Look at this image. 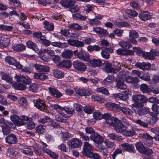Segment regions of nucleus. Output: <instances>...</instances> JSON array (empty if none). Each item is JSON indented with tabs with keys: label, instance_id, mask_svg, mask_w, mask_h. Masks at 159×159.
I'll list each match as a JSON object with an SVG mask.
<instances>
[{
	"label": "nucleus",
	"instance_id": "nucleus-1",
	"mask_svg": "<svg viewBox=\"0 0 159 159\" xmlns=\"http://www.w3.org/2000/svg\"><path fill=\"white\" fill-rule=\"evenodd\" d=\"M102 69L104 72L107 73L116 74L121 70V67H113L111 63L106 61L103 64Z\"/></svg>",
	"mask_w": 159,
	"mask_h": 159
},
{
	"label": "nucleus",
	"instance_id": "nucleus-2",
	"mask_svg": "<svg viewBox=\"0 0 159 159\" xmlns=\"http://www.w3.org/2000/svg\"><path fill=\"white\" fill-rule=\"evenodd\" d=\"M134 107H132L133 108H136L135 109V112L138 114L139 116H141L148 113L149 111V108H148L143 107L144 104L142 103H139L134 105Z\"/></svg>",
	"mask_w": 159,
	"mask_h": 159
},
{
	"label": "nucleus",
	"instance_id": "nucleus-3",
	"mask_svg": "<svg viewBox=\"0 0 159 159\" xmlns=\"http://www.w3.org/2000/svg\"><path fill=\"white\" fill-rule=\"evenodd\" d=\"M132 100L134 102L132 104V107H134V105L137 103H141L142 104L146 103L148 101V98L141 94H135L132 96Z\"/></svg>",
	"mask_w": 159,
	"mask_h": 159
},
{
	"label": "nucleus",
	"instance_id": "nucleus-4",
	"mask_svg": "<svg viewBox=\"0 0 159 159\" xmlns=\"http://www.w3.org/2000/svg\"><path fill=\"white\" fill-rule=\"evenodd\" d=\"M109 105L113 108H116L118 111H121L124 114L128 115H131L132 114L133 111L128 108L122 107L118 104L111 102L109 103Z\"/></svg>",
	"mask_w": 159,
	"mask_h": 159
},
{
	"label": "nucleus",
	"instance_id": "nucleus-5",
	"mask_svg": "<svg viewBox=\"0 0 159 159\" xmlns=\"http://www.w3.org/2000/svg\"><path fill=\"white\" fill-rule=\"evenodd\" d=\"M114 130L118 133L123 134L125 129H127L126 125H124L118 119L116 120V122L114 125Z\"/></svg>",
	"mask_w": 159,
	"mask_h": 159
},
{
	"label": "nucleus",
	"instance_id": "nucleus-6",
	"mask_svg": "<svg viewBox=\"0 0 159 159\" xmlns=\"http://www.w3.org/2000/svg\"><path fill=\"white\" fill-rule=\"evenodd\" d=\"M16 127L14 124L10 122H6L3 124L2 125V131L3 134L7 135L10 133V128L14 129Z\"/></svg>",
	"mask_w": 159,
	"mask_h": 159
},
{
	"label": "nucleus",
	"instance_id": "nucleus-7",
	"mask_svg": "<svg viewBox=\"0 0 159 159\" xmlns=\"http://www.w3.org/2000/svg\"><path fill=\"white\" fill-rule=\"evenodd\" d=\"M67 144L69 147L71 148H79L82 146V142L79 139L74 138L68 141Z\"/></svg>",
	"mask_w": 159,
	"mask_h": 159
},
{
	"label": "nucleus",
	"instance_id": "nucleus-8",
	"mask_svg": "<svg viewBox=\"0 0 159 159\" xmlns=\"http://www.w3.org/2000/svg\"><path fill=\"white\" fill-rule=\"evenodd\" d=\"M159 52L155 50H152L149 52H144L143 53V57L145 59L154 60L155 56H158Z\"/></svg>",
	"mask_w": 159,
	"mask_h": 159
},
{
	"label": "nucleus",
	"instance_id": "nucleus-9",
	"mask_svg": "<svg viewBox=\"0 0 159 159\" xmlns=\"http://www.w3.org/2000/svg\"><path fill=\"white\" fill-rule=\"evenodd\" d=\"M34 104V106L37 108L41 111H45L46 112L47 106L44 100H41L39 98L35 101Z\"/></svg>",
	"mask_w": 159,
	"mask_h": 159
},
{
	"label": "nucleus",
	"instance_id": "nucleus-10",
	"mask_svg": "<svg viewBox=\"0 0 159 159\" xmlns=\"http://www.w3.org/2000/svg\"><path fill=\"white\" fill-rule=\"evenodd\" d=\"M5 142L9 145L16 144L18 141L17 137L11 134L7 136L5 139Z\"/></svg>",
	"mask_w": 159,
	"mask_h": 159
},
{
	"label": "nucleus",
	"instance_id": "nucleus-11",
	"mask_svg": "<svg viewBox=\"0 0 159 159\" xmlns=\"http://www.w3.org/2000/svg\"><path fill=\"white\" fill-rule=\"evenodd\" d=\"M83 146L82 153L84 156H88V155L91 152V151L93 149V146L87 142H84Z\"/></svg>",
	"mask_w": 159,
	"mask_h": 159
},
{
	"label": "nucleus",
	"instance_id": "nucleus-12",
	"mask_svg": "<svg viewBox=\"0 0 159 159\" xmlns=\"http://www.w3.org/2000/svg\"><path fill=\"white\" fill-rule=\"evenodd\" d=\"M5 61L9 64L15 66L18 69H21L23 66L19 62L16 61L13 57L10 56L7 57L5 58Z\"/></svg>",
	"mask_w": 159,
	"mask_h": 159
},
{
	"label": "nucleus",
	"instance_id": "nucleus-13",
	"mask_svg": "<svg viewBox=\"0 0 159 159\" xmlns=\"http://www.w3.org/2000/svg\"><path fill=\"white\" fill-rule=\"evenodd\" d=\"M73 66L75 69L80 71H84L86 69L85 64L83 62L77 61L74 62Z\"/></svg>",
	"mask_w": 159,
	"mask_h": 159
},
{
	"label": "nucleus",
	"instance_id": "nucleus-14",
	"mask_svg": "<svg viewBox=\"0 0 159 159\" xmlns=\"http://www.w3.org/2000/svg\"><path fill=\"white\" fill-rule=\"evenodd\" d=\"M90 138L92 140L97 144L100 143L103 141V138L102 137L96 132L91 135Z\"/></svg>",
	"mask_w": 159,
	"mask_h": 159
},
{
	"label": "nucleus",
	"instance_id": "nucleus-15",
	"mask_svg": "<svg viewBox=\"0 0 159 159\" xmlns=\"http://www.w3.org/2000/svg\"><path fill=\"white\" fill-rule=\"evenodd\" d=\"M11 120L16 125L20 126L24 125V122L22 119L16 115H13L10 117Z\"/></svg>",
	"mask_w": 159,
	"mask_h": 159
},
{
	"label": "nucleus",
	"instance_id": "nucleus-16",
	"mask_svg": "<svg viewBox=\"0 0 159 159\" xmlns=\"http://www.w3.org/2000/svg\"><path fill=\"white\" fill-rule=\"evenodd\" d=\"M135 66L140 69L145 70L150 69L151 68V65L150 63L144 62L141 63L138 62L136 63Z\"/></svg>",
	"mask_w": 159,
	"mask_h": 159
},
{
	"label": "nucleus",
	"instance_id": "nucleus-17",
	"mask_svg": "<svg viewBox=\"0 0 159 159\" xmlns=\"http://www.w3.org/2000/svg\"><path fill=\"white\" fill-rule=\"evenodd\" d=\"M15 78L16 79L17 81L22 82V83L26 85L31 82L30 79L28 77H25L24 76H18L16 75Z\"/></svg>",
	"mask_w": 159,
	"mask_h": 159
},
{
	"label": "nucleus",
	"instance_id": "nucleus-18",
	"mask_svg": "<svg viewBox=\"0 0 159 159\" xmlns=\"http://www.w3.org/2000/svg\"><path fill=\"white\" fill-rule=\"evenodd\" d=\"M76 55L77 58L84 61H88L89 59V54L83 51H80L77 52Z\"/></svg>",
	"mask_w": 159,
	"mask_h": 159
},
{
	"label": "nucleus",
	"instance_id": "nucleus-19",
	"mask_svg": "<svg viewBox=\"0 0 159 159\" xmlns=\"http://www.w3.org/2000/svg\"><path fill=\"white\" fill-rule=\"evenodd\" d=\"M48 89L51 95L54 97L58 98L61 97L62 95V93L55 88L50 87L48 88Z\"/></svg>",
	"mask_w": 159,
	"mask_h": 159
},
{
	"label": "nucleus",
	"instance_id": "nucleus-20",
	"mask_svg": "<svg viewBox=\"0 0 159 159\" xmlns=\"http://www.w3.org/2000/svg\"><path fill=\"white\" fill-rule=\"evenodd\" d=\"M116 53L118 55L121 56H126L132 55L134 54V51L131 50H126L120 48L116 50Z\"/></svg>",
	"mask_w": 159,
	"mask_h": 159
},
{
	"label": "nucleus",
	"instance_id": "nucleus-21",
	"mask_svg": "<svg viewBox=\"0 0 159 159\" xmlns=\"http://www.w3.org/2000/svg\"><path fill=\"white\" fill-rule=\"evenodd\" d=\"M123 149L129 152H134L135 151L134 146L131 144L124 143L121 144Z\"/></svg>",
	"mask_w": 159,
	"mask_h": 159
},
{
	"label": "nucleus",
	"instance_id": "nucleus-22",
	"mask_svg": "<svg viewBox=\"0 0 159 159\" xmlns=\"http://www.w3.org/2000/svg\"><path fill=\"white\" fill-rule=\"evenodd\" d=\"M0 74L2 79L4 80L7 82L9 83L12 84V79L10 76L3 72H1Z\"/></svg>",
	"mask_w": 159,
	"mask_h": 159
},
{
	"label": "nucleus",
	"instance_id": "nucleus-23",
	"mask_svg": "<svg viewBox=\"0 0 159 159\" xmlns=\"http://www.w3.org/2000/svg\"><path fill=\"white\" fill-rule=\"evenodd\" d=\"M88 64L93 67H99L102 65V62L101 60L98 59H90L89 61Z\"/></svg>",
	"mask_w": 159,
	"mask_h": 159
},
{
	"label": "nucleus",
	"instance_id": "nucleus-24",
	"mask_svg": "<svg viewBox=\"0 0 159 159\" xmlns=\"http://www.w3.org/2000/svg\"><path fill=\"white\" fill-rule=\"evenodd\" d=\"M139 16L142 20L144 21H146L151 18L150 13L146 11H143L140 13Z\"/></svg>",
	"mask_w": 159,
	"mask_h": 159
},
{
	"label": "nucleus",
	"instance_id": "nucleus-25",
	"mask_svg": "<svg viewBox=\"0 0 159 159\" xmlns=\"http://www.w3.org/2000/svg\"><path fill=\"white\" fill-rule=\"evenodd\" d=\"M35 69L41 72H48L49 68L48 66L36 64L34 66Z\"/></svg>",
	"mask_w": 159,
	"mask_h": 159
},
{
	"label": "nucleus",
	"instance_id": "nucleus-26",
	"mask_svg": "<svg viewBox=\"0 0 159 159\" xmlns=\"http://www.w3.org/2000/svg\"><path fill=\"white\" fill-rule=\"evenodd\" d=\"M125 81L127 83L136 84L139 82V80L138 78L128 76L125 78Z\"/></svg>",
	"mask_w": 159,
	"mask_h": 159
},
{
	"label": "nucleus",
	"instance_id": "nucleus-27",
	"mask_svg": "<svg viewBox=\"0 0 159 159\" xmlns=\"http://www.w3.org/2000/svg\"><path fill=\"white\" fill-rule=\"evenodd\" d=\"M27 47L33 50L36 51L38 50V48L36 43L31 40L27 41L26 43Z\"/></svg>",
	"mask_w": 159,
	"mask_h": 159
},
{
	"label": "nucleus",
	"instance_id": "nucleus-28",
	"mask_svg": "<svg viewBox=\"0 0 159 159\" xmlns=\"http://www.w3.org/2000/svg\"><path fill=\"white\" fill-rule=\"evenodd\" d=\"M72 63L69 61L63 60L61 61L58 66L61 67L68 68L71 67Z\"/></svg>",
	"mask_w": 159,
	"mask_h": 159
},
{
	"label": "nucleus",
	"instance_id": "nucleus-29",
	"mask_svg": "<svg viewBox=\"0 0 159 159\" xmlns=\"http://www.w3.org/2000/svg\"><path fill=\"white\" fill-rule=\"evenodd\" d=\"M72 52L69 49H65L61 53L62 57L66 58H70L72 55Z\"/></svg>",
	"mask_w": 159,
	"mask_h": 159
},
{
	"label": "nucleus",
	"instance_id": "nucleus-30",
	"mask_svg": "<svg viewBox=\"0 0 159 159\" xmlns=\"http://www.w3.org/2000/svg\"><path fill=\"white\" fill-rule=\"evenodd\" d=\"M34 133H38L39 134H43L45 131V127L42 125L37 126L35 128Z\"/></svg>",
	"mask_w": 159,
	"mask_h": 159
},
{
	"label": "nucleus",
	"instance_id": "nucleus-31",
	"mask_svg": "<svg viewBox=\"0 0 159 159\" xmlns=\"http://www.w3.org/2000/svg\"><path fill=\"white\" fill-rule=\"evenodd\" d=\"M72 17L73 19L75 20H80L82 21L85 20L87 19V17L86 16H82V15L79 13L73 14Z\"/></svg>",
	"mask_w": 159,
	"mask_h": 159
},
{
	"label": "nucleus",
	"instance_id": "nucleus-32",
	"mask_svg": "<svg viewBox=\"0 0 159 159\" xmlns=\"http://www.w3.org/2000/svg\"><path fill=\"white\" fill-rule=\"evenodd\" d=\"M12 48L14 51L20 52L25 50V46L22 44H19L13 46Z\"/></svg>",
	"mask_w": 159,
	"mask_h": 159
},
{
	"label": "nucleus",
	"instance_id": "nucleus-33",
	"mask_svg": "<svg viewBox=\"0 0 159 159\" xmlns=\"http://www.w3.org/2000/svg\"><path fill=\"white\" fill-rule=\"evenodd\" d=\"M10 43V39L8 38H4L0 39V46L4 48L7 47Z\"/></svg>",
	"mask_w": 159,
	"mask_h": 159
},
{
	"label": "nucleus",
	"instance_id": "nucleus-34",
	"mask_svg": "<svg viewBox=\"0 0 159 159\" xmlns=\"http://www.w3.org/2000/svg\"><path fill=\"white\" fill-rule=\"evenodd\" d=\"M114 79V77L113 75H110L107 77L103 81V83L106 85L111 83Z\"/></svg>",
	"mask_w": 159,
	"mask_h": 159
},
{
	"label": "nucleus",
	"instance_id": "nucleus-35",
	"mask_svg": "<svg viewBox=\"0 0 159 159\" xmlns=\"http://www.w3.org/2000/svg\"><path fill=\"white\" fill-rule=\"evenodd\" d=\"M44 28L49 31H52L54 29V25L51 23L45 21L43 22Z\"/></svg>",
	"mask_w": 159,
	"mask_h": 159
},
{
	"label": "nucleus",
	"instance_id": "nucleus-36",
	"mask_svg": "<svg viewBox=\"0 0 159 159\" xmlns=\"http://www.w3.org/2000/svg\"><path fill=\"white\" fill-rule=\"evenodd\" d=\"M53 75L57 78L61 79L64 76V73L61 70H54L53 72Z\"/></svg>",
	"mask_w": 159,
	"mask_h": 159
},
{
	"label": "nucleus",
	"instance_id": "nucleus-37",
	"mask_svg": "<svg viewBox=\"0 0 159 159\" xmlns=\"http://www.w3.org/2000/svg\"><path fill=\"white\" fill-rule=\"evenodd\" d=\"M61 34L65 36L70 38H72L74 36V34L73 33H70L69 30H62L61 31Z\"/></svg>",
	"mask_w": 159,
	"mask_h": 159
},
{
	"label": "nucleus",
	"instance_id": "nucleus-38",
	"mask_svg": "<svg viewBox=\"0 0 159 159\" xmlns=\"http://www.w3.org/2000/svg\"><path fill=\"white\" fill-rule=\"evenodd\" d=\"M137 149L140 153H142L144 152L145 147L141 142H138L135 144Z\"/></svg>",
	"mask_w": 159,
	"mask_h": 159
},
{
	"label": "nucleus",
	"instance_id": "nucleus-39",
	"mask_svg": "<svg viewBox=\"0 0 159 159\" xmlns=\"http://www.w3.org/2000/svg\"><path fill=\"white\" fill-rule=\"evenodd\" d=\"M116 87L122 89H126L127 88L126 85L124 83L123 81H122L119 79L117 80Z\"/></svg>",
	"mask_w": 159,
	"mask_h": 159
},
{
	"label": "nucleus",
	"instance_id": "nucleus-40",
	"mask_svg": "<svg viewBox=\"0 0 159 159\" xmlns=\"http://www.w3.org/2000/svg\"><path fill=\"white\" fill-rule=\"evenodd\" d=\"M129 35L130 39L137 38L139 37L138 32L133 29L129 30Z\"/></svg>",
	"mask_w": 159,
	"mask_h": 159
},
{
	"label": "nucleus",
	"instance_id": "nucleus-41",
	"mask_svg": "<svg viewBox=\"0 0 159 159\" xmlns=\"http://www.w3.org/2000/svg\"><path fill=\"white\" fill-rule=\"evenodd\" d=\"M69 29L73 30H82L83 29V27L78 25V24L74 23L68 26Z\"/></svg>",
	"mask_w": 159,
	"mask_h": 159
},
{
	"label": "nucleus",
	"instance_id": "nucleus-42",
	"mask_svg": "<svg viewBox=\"0 0 159 159\" xmlns=\"http://www.w3.org/2000/svg\"><path fill=\"white\" fill-rule=\"evenodd\" d=\"M97 91L98 93H101L106 95H108L109 93L108 90L103 87L98 88L97 89Z\"/></svg>",
	"mask_w": 159,
	"mask_h": 159
},
{
	"label": "nucleus",
	"instance_id": "nucleus-43",
	"mask_svg": "<svg viewBox=\"0 0 159 159\" xmlns=\"http://www.w3.org/2000/svg\"><path fill=\"white\" fill-rule=\"evenodd\" d=\"M60 3L63 7L66 8L70 7L71 4L70 0H61Z\"/></svg>",
	"mask_w": 159,
	"mask_h": 159
},
{
	"label": "nucleus",
	"instance_id": "nucleus-44",
	"mask_svg": "<svg viewBox=\"0 0 159 159\" xmlns=\"http://www.w3.org/2000/svg\"><path fill=\"white\" fill-rule=\"evenodd\" d=\"M135 132L134 130L133 129H125L124 132L123 134L125 136H131L134 135Z\"/></svg>",
	"mask_w": 159,
	"mask_h": 159
},
{
	"label": "nucleus",
	"instance_id": "nucleus-45",
	"mask_svg": "<svg viewBox=\"0 0 159 159\" xmlns=\"http://www.w3.org/2000/svg\"><path fill=\"white\" fill-rule=\"evenodd\" d=\"M18 102L20 105L26 108L28 105L26 99L23 97H20L18 100Z\"/></svg>",
	"mask_w": 159,
	"mask_h": 159
},
{
	"label": "nucleus",
	"instance_id": "nucleus-46",
	"mask_svg": "<svg viewBox=\"0 0 159 159\" xmlns=\"http://www.w3.org/2000/svg\"><path fill=\"white\" fill-rule=\"evenodd\" d=\"M120 45L123 48H128L131 46L129 41H123L120 43Z\"/></svg>",
	"mask_w": 159,
	"mask_h": 159
},
{
	"label": "nucleus",
	"instance_id": "nucleus-47",
	"mask_svg": "<svg viewBox=\"0 0 159 159\" xmlns=\"http://www.w3.org/2000/svg\"><path fill=\"white\" fill-rule=\"evenodd\" d=\"M86 157H90L92 159H100V157L98 154L92 152L88 154V156Z\"/></svg>",
	"mask_w": 159,
	"mask_h": 159
},
{
	"label": "nucleus",
	"instance_id": "nucleus-48",
	"mask_svg": "<svg viewBox=\"0 0 159 159\" xmlns=\"http://www.w3.org/2000/svg\"><path fill=\"white\" fill-rule=\"evenodd\" d=\"M118 120V119L111 117V118L108 119L106 120V122L107 124L109 125L112 126L114 127V125L116 122V120Z\"/></svg>",
	"mask_w": 159,
	"mask_h": 159
},
{
	"label": "nucleus",
	"instance_id": "nucleus-49",
	"mask_svg": "<svg viewBox=\"0 0 159 159\" xmlns=\"http://www.w3.org/2000/svg\"><path fill=\"white\" fill-rule=\"evenodd\" d=\"M135 122L140 126L144 128H147L148 126V123L142 121L140 119H138L135 120Z\"/></svg>",
	"mask_w": 159,
	"mask_h": 159
},
{
	"label": "nucleus",
	"instance_id": "nucleus-50",
	"mask_svg": "<svg viewBox=\"0 0 159 159\" xmlns=\"http://www.w3.org/2000/svg\"><path fill=\"white\" fill-rule=\"evenodd\" d=\"M15 88L20 90H24L26 89V86L25 85H24L20 82L17 83L15 84Z\"/></svg>",
	"mask_w": 159,
	"mask_h": 159
},
{
	"label": "nucleus",
	"instance_id": "nucleus-51",
	"mask_svg": "<svg viewBox=\"0 0 159 159\" xmlns=\"http://www.w3.org/2000/svg\"><path fill=\"white\" fill-rule=\"evenodd\" d=\"M140 89L143 93H147L149 91L148 85L144 84H142L141 85Z\"/></svg>",
	"mask_w": 159,
	"mask_h": 159
},
{
	"label": "nucleus",
	"instance_id": "nucleus-52",
	"mask_svg": "<svg viewBox=\"0 0 159 159\" xmlns=\"http://www.w3.org/2000/svg\"><path fill=\"white\" fill-rule=\"evenodd\" d=\"M127 75V72L125 70H122L120 72L117 74L118 77L122 80H125V78L127 77L126 75Z\"/></svg>",
	"mask_w": 159,
	"mask_h": 159
},
{
	"label": "nucleus",
	"instance_id": "nucleus-53",
	"mask_svg": "<svg viewBox=\"0 0 159 159\" xmlns=\"http://www.w3.org/2000/svg\"><path fill=\"white\" fill-rule=\"evenodd\" d=\"M9 3L15 7H20L21 5L20 2L18 0H9Z\"/></svg>",
	"mask_w": 159,
	"mask_h": 159
},
{
	"label": "nucleus",
	"instance_id": "nucleus-54",
	"mask_svg": "<svg viewBox=\"0 0 159 159\" xmlns=\"http://www.w3.org/2000/svg\"><path fill=\"white\" fill-rule=\"evenodd\" d=\"M76 134L80 135L84 140L87 141L89 140V137L85 135L83 132L78 130L77 131Z\"/></svg>",
	"mask_w": 159,
	"mask_h": 159
},
{
	"label": "nucleus",
	"instance_id": "nucleus-55",
	"mask_svg": "<svg viewBox=\"0 0 159 159\" xmlns=\"http://www.w3.org/2000/svg\"><path fill=\"white\" fill-rule=\"evenodd\" d=\"M50 107L52 109L58 111H63L64 108L57 104H53L50 105Z\"/></svg>",
	"mask_w": 159,
	"mask_h": 159
},
{
	"label": "nucleus",
	"instance_id": "nucleus-56",
	"mask_svg": "<svg viewBox=\"0 0 159 159\" xmlns=\"http://www.w3.org/2000/svg\"><path fill=\"white\" fill-rule=\"evenodd\" d=\"M93 116L96 120L101 119L103 118V115L98 111L95 112L93 113Z\"/></svg>",
	"mask_w": 159,
	"mask_h": 159
},
{
	"label": "nucleus",
	"instance_id": "nucleus-57",
	"mask_svg": "<svg viewBox=\"0 0 159 159\" xmlns=\"http://www.w3.org/2000/svg\"><path fill=\"white\" fill-rule=\"evenodd\" d=\"M0 29L10 31L13 29V27L12 26H7L1 25H0Z\"/></svg>",
	"mask_w": 159,
	"mask_h": 159
},
{
	"label": "nucleus",
	"instance_id": "nucleus-58",
	"mask_svg": "<svg viewBox=\"0 0 159 159\" xmlns=\"http://www.w3.org/2000/svg\"><path fill=\"white\" fill-rule=\"evenodd\" d=\"M76 94L81 96H84L85 89L84 88H79L75 89Z\"/></svg>",
	"mask_w": 159,
	"mask_h": 159
},
{
	"label": "nucleus",
	"instance_id": "nucleus-59",
	"mask_svg": "<svg viewBox=\"0 0 159 159\" xmlns=\"http://www.w3.org/2000/svg\"><path fill=\"white\" fill-rule=\"evenodd\" d=\"M107 137L110 139L115 140H117L119 138V136L115 133L110 134H108Z\"/></svg>",
	"mask_w": 159,
	"mask_h": 159
},
{
	"label": "nucleus",
	"instance_id": "nucleus-60",
	"mask_svg": "<svg viewBox=\"0 0 159 159\" xmlns=\"http://www.w3.org/2000/svg\"><path fill=\"white\" fill-rule=\"evenodd\" d=\"M91 99L93 101L101 102L103 101L102 98L97 94L93 95L91 97Z\"/></svg>",
	"mask_w": 159,
	"mask_h": 159
},
{
	"label": "nucleus",
	"instance_id": "nucleus-61",
	"mask_svg": "<svg viewBox=\"0 0 159 159\" xmlns=\"http://www.w3.org/2000/svg\"><path fill=\"white\" fill-rule=\"evenodd\" d=\"M29 91L35 92L37 91V84L35 83H32L30 84L28 87Z\"/></svg>",
	"mask_w": 159,
	"mask_h": 159
},
{
	"label": "nucleus",
	"instance_id": "nucleus-62",
	"mask_svg": "<svg viewBox=\"0 0 159 159\" xmlns=\"http://www.w3.org/2000/svg\"><path fill=\"white\" fill-rule=\"evenodd\" d=\"M71 134L68 132L62 133L61 134V138L64 141L71 137Z\"/></svg>",
	"mask_w": 159,
	"mask_h": 159
},
{
	"label": "nucleus",
	"instance_id": "nucleus-63",
	"mask_svg": "<svg viewBox=\"0 0 159 159\" xmlns=\"http://www.w3.org/2000/svg\"><path fill=\"white\" fill-rule=\"evenodd\" d=\"M90 24L92 25H98L101 24V22L99 20H98L95 18L94 19L90 20H89Z\"/></svg>",
	"mask_w": 159,
	"mask_h": 159
},
{
	"label": "nucleus",
	"instance_id": "nucleus-64",
	"mask_svg": "<svg viewBox=\"0 0 159 159\" xmlns=\"http://www.w3.org/2000/svg\"><path fill=\"white\" fill-rule=\"evenodd\" d=\"M126 12L129 15L133 17L137 16L138 15V13L134 10L128 9L126 10Z\"/></svg>",
	"mask_w": 159,
	"mask_h": 159
}]
</instances>
